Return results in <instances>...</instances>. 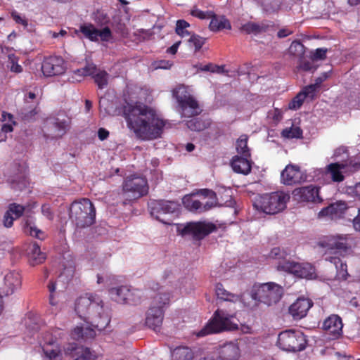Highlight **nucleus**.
<instances>
[{
	"mask_svg": "<svg viewBox=\"0 0 360 360\" xmlns=\"http://www.w3.org/2000/svg\"><path fill=\"white\" fill-rule=\"evenodd\" d=\"M48 288H49V290L50 292V297H49V300H50V304L51 305H56V302H54V298H53V293L56 290V283L54 282H50L49 285H48Z\"/></svg>",
	"mask_w": 360,
	"mask_h": 360,
	"instance_id": "60",
	"label": "nucleus"
},
{
	"mask_svg": "<svg viewBox=\"0 0 360 360\" xmlns=\"http://www.w3.org/2000/svg\"><path fill=\"white\" fill-rule=\"evenodd\" d=\"M215 292L217 298L224 301L236 302L241 300L240 295L228 292L226 289H224V286L221 283H217L216 285Z\"/></svg>",
	"mask_w": 360,
	"mask_h": 360,
	"instance_id": "38",
	"label": "nucleus"
},
{
	"mask_svg": "<svg viewBox=\"0 0 360 360\" xmlns=\"http://www.w3.org/2000/svg\"><path fill=\"white\" fill-rule=\"evenodd\" d=\"M269 25L266 22L256 23L248 22L240 27V30L246 34H259L265 32Z\"/></svg>",
	"mask_w": 360,
	"mask_h": 360,
	"instance_id": "36",
	"label": "nucleus"
},
{
	"mask_svg": "<svg viewBox=\"0 0 360 360\" xmlns=\"http://www.w3.org/2000/svg\"><path fill=\"white\" fill-rule=\"evenodd\" d=\"M191 14L193 16L198 18L200 19H205L207 18V13H205V12H203L198 8L193 9L191 11Z\"/></svg>",
	"mask_w": 360,
	"mask_h": 360,
	"instance_id": "62",
	"label": "nucleus"
},
{
	"mask_svg": "<svg viewBox=\"0 0 360 360\" xmlns=\"http://www.w3.org/2000/svg\"><path fill=\"white\" fill-rule=\"evenodd\" d=\"M214 229L215 226L210 222H190L182 230V234H191L194 238L200 240L212 232Z\"/></svg>",
	"mask_w": 360,
	"mask_h": 360,
	"instance_id": "21",
	"label": "nucleus"
},
{
	"mask_svg": "<svg viewBox=\"0 0 360 360\" xmlns=\"http://www.w3.org/2000/svg\"><path fill=\"white\" fill-rule=\"evenodd\" d=\"M240 357V349L237 343L229 342L221 346L218 352V356H207L203 360H238Z\"/></svg>",
	"mask_w": 360,
	"mask_h": 360,
	"instance_id": "23",
	"label": "nucleus"
},
{
	"mask_svg": "<svg viewBox=\"0 0 360 360\" xmlns=\"http://www.w3.org/2000/svg\"><path fill=\"white\" fill-rule=\"evenodd\" d=\"M97 71L96 66L94 64H88L84 68L77 70L75 72L80 76H92L95 75Z\"/></svg>",
	"mask_w": 360,
	"mask_h": 360,
	"instance_id": "48",
	"label": "nucleus"
},
{
	"mask_svg": "<svg viewBox=\"0 0 360 360\" xmlns=\"http://www.w3.org/2000/svg\"><path fill=\"white\" fill-rule=\"evenodd\" d=\"M1 120L4 123L0 124V142L6 139L7 134L13 131V126L16 124L13 120V116L11 113L3 112Z\"/></svg>",
	"mask_w": 360,
	"mask_h": 360,
	"instance_id": "29",
	"label": "nucleus"
},
{
	"mask_svg": "<svg viewBox=\"0 0 360 360\" xmlns=\"http://www.w3.org/2000/svg\"><path fill=\"white\" fill-rule=\"evenodd\" d=\"M24 322L26 327L25 333L30 337H34V335L38 332V324L32 322L30 318H26Z\"/></svg>",
	"mask_w": 360,
	"mask_h": 360,
	"instance_id": "47",
	"label": "nucleus"
},
{
	"mask_svg": "<svg viewBox=\"0 0 360 360\" xmlns=\"http://www.w3.org/2000/svg\"><path fill=\"white\" fill-rule=\"evenodd\" d=\"M352 224L355 231L360 232V207L358 209L357 215L353 219Z\"/></svg>",
	"mask_w": 360,
	"mask_h": 360,
	"instance_id": "61",
	"label": "nucleus"
},
{
	"mask_svg": "<svg viewBox=\"0 0 360 360\" xmlns=\"http://www.w3.org/2000/svg\"><path fill=\"white\" fill-rule=\"evenodd\" d=\"M289 200L288 193L277 191L258 196L254 202V206L264 213L275 214L285 210Z\"/></svg>",
	"mask_w": 360,
	"mask_h": 360,
	"instance_id": "5",
	"label": "nucleus"
},
{
	"mask_svg": "<svg viewBox=\"0 0 360 360\" xmlns=\"http://www.w3.org/2000/svg\"><path fill=\"white\" fill-rule=\"evenodd\" d=\"M342 321L341 318L335 314H332L326 319L322 328L330 335L332 339H337L342 334Z\"/></svg>",
	"mask_w": 360,
	"mask_h": 360,
	"instance_id": "25",
	"label": "nucleus"
},
{
	"mask_svg": "<svg viewBox=\"0 0 360 360\" xmlns=\"http://www.w3.org/2000/svg\"><path fill=\"white\" fill-rule=\"evenodd\" d=\"M210 29L212 31L217 32L224 29L231 28L230 22L224 16L214 15L210 22Z\"/></svg>",
	"mask_w": 360,
	"mask_h": 360,
	"instance_id": "39",
	"label": "nucleus"
},
{
	"mask_svg": "<svg viewBox=\"0 0 360 360\" xmlns=\"http://www.w3.org/2000/svg\"><path fill=\"white\" fill-rule=\"evenodd\" d=\"M278 270L294 274L297 277L311 279L315 276V269L309 263H297L293 261L282 262Z\"/></svg>",
	"mask_w": 360,
	"mask_h": 360,
	"instance_id": "14",
	"label": "nucleus"
},
{
	"mask_svg": "<svg viewBox=\"0 0 360 360\" xmlns=\"http://www.w3.org/2000/svg\"><path fill=\"white\" fill-rule=\"evenodd\" d=\"M150 214L165 224H172V220L166 219L167 214H172L179 210V205L174 201L158 200L150 203Z\"/></svg>",
	"mask_w": 360,
	"mask_h": 360,
	"instance_id": "13",
	"label": "nucleus"
},
{
	"mask_svg": "<svg viewBox=\"0 0 360 360\" xmlns=\"http://www.w3.org/2000/svg\"><path fill=\"white\" fill-rule=\"evenodd\" d=\"M27 251L30 263L33 266L39 264L46 259V254L41 251L37 243L30 244Z\"/></svg>",
	"mask_w": 360,
	"mask_h": 360,
	"instance_id": "31",
	"label": "nucleus"
},
{
	"mask_svg": "<svg viewBox=\"0 0 360 360\" xmlns=\"http://www.w3.org/2000/svg\"><path fill=\"white\" fill-rule=\"evenodd\" d=\"M111 298L118 303L136 304L141 299V292L136 289H130L127 286L113 288L110 290Z\"/></svg>",
	"mask_w": 360,
	"mask_h": 360,
	"instance_id": "15",
	"label": "nucleus"
},
{
	"mask_svg": "<svg viewBox=\"0 0 360 360\" xmlns=\"http://www.w3.org/2000/svg\"><path fill=\"white\" fill-rule=\"evenodd\" d=\"M233 318L232 315L228 314L223 310H217L212 319L197 333V336L203 337L224 330H232L238 328V324L232 321Z\"/></svg>",
	"mask_w": 360,
	"mask_h": 360,
	"instance_id": "6",
	"label": "nucleus"
},
{
	"mask_svg": "<svg viewBox=\"0 0 360 360\" xmlns=\"http://www.w3.org/2000/svg\"><path fill=\"white\" fill-rule=\"evenodd\" d=\"M282 294L283 288L273 282L255 285L251 291V297L253 300L267 305L278 302Z\"/></svg>",
	"mask_w": 360,
	"mask_h": 360,
	"instance_id": "9",
	"label": "nucleus"
},
{
	"mask_svg": "<svg viewBox=\"0 0 360 360\" xmlns=\"http://www.w3.org/2000/svg\"><path fill=\"white\" fill-rule=\"evenodd\" d=\"M15 219L8 212H6L4 216V225L6 228H10L13 226V221Z\"/></svg>",
	"mask_w": 360,
	"mask_h": 360,
	"instance_id": "57",
	"label": "nucleus"
},
{
	"mask_svg": "<svg viewBox=\"0 0 360 360\" xmlns=\"http://www.w3.org/2000/svg\"><path fill=\"white\" fill-rule=\"evenodd\" d=\"M190 26L189 23L184 20H179L176 21V32L181 37H188L189 32L186 30Z\"/></svg>",
	"mask_w": 360,
	"mask_h": 360,
	"instance_id": "46",
	"label": "nucleus"
},
{
	"mask_svg": "<svg viewBox=\"0 0 360 360\" xmlns=\"http://www.w3.org/2000/svg\"><path fill=\"white\" fill-rule=\"evenodd\" d=\"M150 97V91L147 88L138 86L127 87L123 115L127 127L142 140L159 138L165 125L155 110L142 102L149 101Z\"/></svg>",
	"mask_w": 360,
	"mask_h": 360,
	"instance_id": "1",
	"label": "nucleus"
},
{
	"mask_svg": "<svg viewBox=\"0 0 360 360\" xmlns=\"http://www.w3.org/2000/svg\"><path fill=\"white\" fill-rule=\"evenodd\" d=\"M334 157L338 158H340V162H349L350 160H348V152L347 149L345 146H340L338 148L334 153Z\"/></svg>",
	"mask_w": 360,
	"mask_h": 360,
	"instance_id": "51",
	"label": "nucleus"
},
{
	"mask_svg": "<svg viewBox=\"0 0 360 360\" xmlns=\"http://www.w3.org/2000/svg\"><path fill=\"white\" fill-rule=\"evenodd\" d=\"M306 336L300 330L289 329L282 331L278 337L277 345L283 350L296 352L306 348Z\"/></svg>",
	"mask_w": 360,
	"mask_h": 360,
	"instance_id": "7",
	"label": "nucleus"
},
{
	"mask_svg": "<svg viewBox=\"0 0 360 360\" xmlns=\"http://www.w3.org/2000/svg\"><path fill=\"white\" fill-rule=\"evenodd\" d=\"M320 245L328 250H334L335 256H337L340 252H346L348 250V235L335 234L326 236Z\"/></svg>",
	"mask_w": 360,
	"mask_h": 360,
	"instance_id": "20",
	"label": "nucleus"
},
{
	"mask_svg": "<svg viewBox=\"0 0 360 360\" xmlns=\"http://www.w3.org/2000/svg\"><path fill=\"white\" fill-rule=\"evenodd\" d=\"M184 207L191 212H203L202 202L195 199L193 194L186 195L182 199Z\"/></svg>",
	"mask_w": 360,
	"mask_h": 360,
	"instance_id": "37",
	"label": "nucleus"
},
{
	"mask_svg": "<svg viewBox=\"0 0 360 360\" xmlns=\"http://www.w3.org/2000/svg\"><path fill=\"white\" fill-rule=\"evenodd\" d=\"M93 78L98 89H102L107 86L108 83V74L105 71L97 70Z\"/></svg>",
	"mask_w": 360,
	"mask_h": 360,
	"instance_id": "43",
	"label": "nucleus"
},
{
	"mask_svg": "<svg viewBox=\"0 0 360 360\" xmlns=\"http://www.w3.org/2000/svg\"><path fill=\"white\" fill-rule=\"evenodd\" d=\"M198 193L202 197L203 212L208 211L217 205L216 193L209 189H202Z\"/></svg>",
	"mask_w": 360,
	"mask_h": 360,
	"instance_id": "32",
	"label": "nucleus"
},
{
	"mask_svg": "<svg viewBox=\"0 0 360 360\" xmlns=\"http://www.w3.org/2000/svg\"><path fill=\"white\" fill-rule=\"evenodd\" d=\"M24 232L31 236L35 237L40 240L45 238V233L39 229L34 224L30 219H27L23 226Z\"/></svg>",
	"mask_w": 360,
	"mask_h": 360,
	"instance_id": "40",
	"label": "nucleus"
},
{
	"mask_svg": "<svg viewBox=\"0 0 360 360\" xmlns=\"http://www.w3.org/2000/svg\"><path fill=\"white\" fill-rule=\"evenodd\" d=\"M248 136L245 134L241 135L236 141V150L238 153L245 158L250 156V150L248 147Z\"/></svg>",
	"mask_w": 360,
	"mask_h": 360,
	"instance_id": "42",
	"label": "nucleus"
},
{
	"mask_svg": "<svg viewBox=\"0 0 360 360\" xmlns=\"http://www.w3.org/2000/svg\"><path fill=\"white\" fill-rule=\"evenodd\" d=\"M327 53V49L321 48L317 49L313 54L314 60H323L326 58Z\"/></svg>",
	"mask_w": 360,
	"mask_h": 360,
	"instance_id": "56",
	"label": "nucleus"
},
{
	"mask_svg": "<svg viewBox=\"0 0 360 360\" xmlns=\"http://www.w3.org/2000/svg\"><path fill=\"white\" fill-rule=\"evenodd\" d=\"M75 311L85 321L101 331L110 323V319L102 300L97 295H86L76 302Z\"/></svg>",
	"mask_w": 360,
	"mask_h": 360,
	"instance_id": "2",
	"label": "nucleus"
},
{
	"mask_svg": "<svg viewBox=\"0 0 360 360\" xmlns=\"http://www.w3.org/2000/svg\"><path fill=\"white\" fill-rule=\"evenodd\" d=\"M196 67H198V69L200 71H209L211 72H217V73H221L224 71V67L212 65L211 63H209V64H207L205 65H197Z\"/></svg>",
	"mask_w": 360,
	"mask_h": 360,
	"instance_id": "52",
	"label": "nucleus"
},
{
	"mask_svg": "<svg viewBox=\"0 0 360 360\" xmlns=\"http://www.w3.org/2000/svg\"><path fill=\"white\" fill-rule=\"evenodd\" d=\"M188 127L193 131H202L208 126V123L202 122L198 119H193L187 122Z\"/></svg>",
	"mask_w": 360,
	"mask_h": 360,
	"instance_id": "45",
	"label": "nucleus"
},
{
	"mask_svg": "<svg viewBox=\"0 0 360 360\" xmlns=\"http://www.w3.org/2000/svg\"><path fill=\"white\" fill-rule=\"evenodd\" d=\"M326 260L334 264L337 274L336 277L340 280H345L349 276L347 264L341 261L338 256H326Z\"/></svg>",
	"mask_w": 360,
	"mask_h": 360,
	"instance_id": "34",
	"label": "nucleus"
},
{
	"mask_svg": "<svg viewBox=\"0 0 360 360\" xmlns=\"http://www.w3.org/2000/svg\"><path fill=\"white\" fill-rule=\"evenodd\" d=\"M26 210L27 207L17 203H11L9 205L7 212L16 219L20 218Z\"/></svg>",
	"mask_w": 360,
	"mask_h": 360,
	"instance_id": "44",
	"label": "nucleus"
},
{
	"mask_svg": "<svg viewBox=\"0 0 360 360\" xmlns=\"http://www.w3.org/2000/svg\"><path fill=\"white\" fill-rule=\"evenodd\" d=\"M188 41L194 46L195 51H198L204 45L205 39L198 35L193 34L190 37Z\"/></svg>",
	"mask_w": 360,
	"mask_h": 360,
	"instance_id": "53",
	"label": "nucleus"
},
{
	"mask_svg": "<svg viewBox=\"0 0 360 360\" xmlns=\"http://www.w3.org/2000/svg\"><path fill=\"white\" fill-rule=\"evenodd\" d=\"M95 336V329L89 326L85 328L83 326H76L70 333L71 338L75 340L91 339Z\"/></svg>",
	"mask_w": 360,
	"mask_h": 360,
	"instance_id": "33",
	"label": "nucleus"
},
{
	"mask_svg": "<svg viewBox=\"0 0 360 360\" xmlns=\"http://www.w3.org/2000/svg\"><path fill=\"white\" fill-rule=\"evenodd\" d=\"M289 51L295 56H300L304 53V46L297 41H294L290 46Z\"/></svg>",
	"mask_w": 360,
	"mask_h": 360,
	"instance_id": "54",
	"label": "nucleus"
},
{
	"mask_svg": "<svg viewBox=\"0 0 360 360\" xmlns=\"http://www.w3.org/2000/svg\"><path fill=\"white\" fill-rule=\"evenodd\" d=\"M109 136V131L104 129L100 128L98 130V137L101 141H104L108 139Z\"/></svg>",
	"mask_w": 360,
	"mask_h": 360,
	"instance_id": "64",
	"label": "nucleus"
},
{
	"mask_svg": "<svg viewBox=\"0 0 360 360\" xmlns=\"http://www.w3.org/2000/svg\"><path fill=\"white\" fill-rule=\"evenodd\" d=\"M12 17L14 19V20L19 24L22 25L24 27H27L28 23L25 18L21 17L18 13L13 12L12 13Z\"/></svg>",
	"mask_w": 360,
	"mask_h": 360,
	"instance_id": "59",
	"label": "nucleus"
},
{
	"mask_svg": "<svg viewBox=\"0 0 360 360\" xmlns=\"http://www.w3.org/2000/svg\"><path fill=\"white\" fill-rule=\"evenodd\" d=\"M289 255V252L284 249L280 248H273L270 253L269 257L274 259L278 260L277 269H278V265L282 262L290 261L287 257Z\"/></svg>",
	"mask_w": 360,
	"mask_h": 360,
	"instance_id": "41",
	"label": "nucleus"
},
{
	"mask_svg": "<svg viewBox=\"0 0 360 360\" xmlns=\"http://www.w3.org/2000/svg\"><path fill=\"white\" fill-rule=\"evenodd\" d=\"M282 134L288 139L300 138L302 136V131L299 127H292L283 131Z\"/></svg>",
	"mask_w": 360,
	"mask_h": 360,
	"instance_id": "50",
	"label": "nucleus"
},
{
	"mask_svg": "<svg viewBox=\"0 0 360 360\" xmlns=\"http://www.w3.org/2000/svg\"><path fill=\"white\" fill-rule=\"evenodd\" d=\"M148 191L147 180L141 176H131L123 184V195L126 200H132L146 195Z\"/></svg>",
	"mask_w": 360,
	"mask_h": 360,
	"instance_id": "11",
	"label": "nucleus"
},
{
	"mask_svg": "<svg viewBox=\"0 0 360 360\" xmlns=\"http://www.w3.org/2000/svg\"><path fill=\"white\" fill-rule=\"evenodd\" d=\"M63 335V332L59 328L41 334L39 344L49 360H64L65 355L72 354L77 349L76 344H70L67 347H62L59 340L62 339Z\"/></svg>",
	"mask_w": 360,
	"mask_h": 360,
	"instance_id": "3",
	"label": "nucleus"
},
{
	"mask_svg": "<svg viewBox=\"0 0 360 360\" xmlns=\"http://www.w3.org/2000/svg\"><path fill=\"white\" fill-rule=\"evenodd\" d=\"M312 302L307 298H298L289 307V313L295 319H300L307 315V311L311 307Z\"/></svg>",
	"mask_w": 360,
	"mask_h": 360,
	"instance_id": "26",
	"label": "nucleus"
},
{
	"mask_svg": "<svg viewBox=\"0 0 360 360\" xmlns=\"http://www.w3.org/2000/svg\"><path fill=\"white\" fill-rule=\"evenodd\" d=\"M315 96L316 85L307 86L289 103L288 108L290 110H297L302 106L306 98H309L312 100Z\"/></svg>",
	"mask_w": 360,
	"mask_h": 360,
	"instance_id": "28",
	"label": "nucleus"
},
{
	"mask_svg": "<svg viewBox=\"0 0 360 360\" xmlns=\"http://www.w3.org/2000/svg\"><path fill=\"white\" fill-rule=\"evenodd\" d=\"M80 32L84 36L91 41L110 42L112 41V34L108 27L97 29L92 24L80 26Z\"/></svg>",
	"mask_w": 360,
	"mask_h": 360,
	"instance_id": "17",
	"label": "nucleus"
},
{
	"mask_svg": "<svg viewBox=\"0 0 360 360\" xmlns=\"http://www.w3.org/2000/svg\"><path fill=\"white\" fill-rule=\"evenodd\" d=\"M305 178L300 167L292 165H287L281 174V182L285 185L300 184Z\"/></svg>",
	"mask_w": 360,
	"mask_h": 360,
	"instance_id": "24",
	"label": "nucleus"
},
{
	"mask_svg": "<svg viewBox=\"0 0 360 360\" xmlns=\"http://www.w3.org/2000/svg\"><path fill=\"white\" fill-rule=\"evenodd\" d=\"M109 101L105 98H101L99 100V107L101 110H103L105 112H108Z\"/></svg>",
	"mask_w": 360,
	"mask_h": 360,
	"instance_id": "63",
	"label": "nucleus"
},
{
	"mask_svg": "<svg viewBox=\"0 0 360 360\" xmlns=\"http://www.w3.org/2000/svg\"><path fill=\"white\" fill-rule=\"evenodd\" d=\"M65 70V62L60 56H51L45 58L42 62L41 71L46 77L60 75Z\"/></svg>",
	"mask_w": 360,
	"mask_h": 360,
	"instance_id": "18",
	"label": "nucleus"
},
{
	"mask_svg": "<svg viewBox=\"0 0 360 360\" xmlns=\"http://www.w3.org/2000/svg\"><path fill=\"white\" fill-rule=\"evenodd\" d=\"M172 65V63L169 60H160L155 65V69H169Z\"/></svg>",
	"mask_w": 360,
	"mask_h": 360,
	"instance_id": "58",
	"label": "nucleus"
},
{
	"mask_svg": "<svg viewBox=\"0 0 360 360\" xmlns=\"http://www.w3.org/2000/svg\"><path fill=\"white\" fill-rule=\"evenodd\" d=\"M181 108V114L184 117H191L200 113L198 101L188 91L187 87L180 85L172 91Z\"/></svg>",
	"mask_w": 360,
	"mask_h": 360,
	"instance_id": "10",
	"label": "nucleus"
},
{
	"mask_svg": "<svg viewBox=\"0 0 360 360\" xmlns=\"http://www.w3.org/2000/svg\"><path fill=\"white\" fill-rule=\"evenodd\" d=\"M280 4V0H265L264 2V6L266 11H276L278 10Z\"/></svg>",
	"mask_w": 360,
	"mask_h": 360,
	"instance_id": "55",
	"label": "nucleus"
},
{
	"mask_svg": "<svg viewBox=\"0 0 360 360\" xmlns=\"http://www.w3.org/2000/svg\"><path fill=\"white\" fill-rule=\"evenodd\" d=\"M293 194L297 199L303 202L319 201V188L313 185L296 188Z\"/></svg>",
	"mask_w": 360,
	"mask_h": 360,
	"instance_id": "27",
	"label": "nucleus"
},
{
	"mask_svg": "<svg viewBox=\"0 0 360 360\" xmlns=\"http://www.w3.org/2000/svg\"><path fill=\"white\" fill-rule=\"evenodd\" d=\"M18 58L14 54L8 55V63L11 71L15 73H20L22 71V68L18 63Z\"/></svg>",
	"mask_w": 360,
	"mask_h": 360,
	"instance_id": "49",
	"label": "nucleus"
},
{
	"mask_svg": "<svg viewBox=\"0 0 360 360\" xmlns=\"http://www.w3.org/2000/svg\"><path fill=\"white\" fill-rule=\"evenodd\" d=\"M21 276L16 271H8L4 278V283L0 288V300L4 303L3 298L13 295L21 287Z\"/></svg>",
	"mask_w": 360,
	"mask_h": 360,
	"instance_id": "16",
	"label": "nucleus"
},
{
	"mask_svg": "<svg viewBox=\"0 0 360 360\" xmlns=\"http://www.w3.org/2000/svg\"><path fill=\"white\" fill-rule=\"evenodd\" d=\"M349 210V206L345 201L338 200L323 208L318 213L320 219L338 220L343 218Z\"/></svg>",
	"mask_w": 360,
	"mask_h": 360,
	"instance_id": "19",
	"label": "nucleus"
},
{
	"mask_svg": "<svg viewBox=\"0 0 360 360\" xmlns=\"http://www.w3.org/2000/svg\"><path fill=\"white\" fill-rule=\"evenodd\" d=\"M356 163H354L352 160L349 162L330 163L327 165L326 172L330 175L331 179L334 182H342L345 179L344 174L347 173L349 168L356 167Z\"/></svg>",
	"mask_w": 360,
	"mask_h": 360,
	"instance_id": "22",
	"label": "nucleus"
},
{
	"mask_svg": "<svg viewBox=\"0 0 360 360\" xmlns=\"http://www.w3.org/2000/svg\"><path fill=\"white\" fill-rule=\"evenodd\" d=\"M193 358L194 353L193 350L186 346L177 347L172 352V360H193ZM200 360H203V359Z\"/></svg>",
	"mask_w": 360,
	"mask_h": 360,
	"instance_id": "35",
	"label": "nucleus"
},
{
	"mask_svg": "<svg viewBox=\"0 0 360 360\" xmlns=\"http://www.w3.org/2000/svg\"><path fill=\"white\" fill-rule=\"evenodd\" d=\"M168 294H158L153 301L146 315V325L155 331H159L164 319L163 307L169 303Z\"/></svg>",
	"mask_w": 360,
	"mask_h": 360,
	"instance_id": "8",
	"label": "nucleus"
},
{
	"mask_svg": "<svg viewBox=\"0 0 360 360\" xmlns=\"http://www.w3.org/2000/svg\"><path fill=\"white\" fill-rule=\"evenodd\" d=\"M231 165L233 170L238 174L247 175L251 171V163L245 157H233Z\"/></svg>",
	"mask_w": 360,
	"mask_h": 360,
	"instance_id": "30",
	"label": "nucleus"
},
{
	"mask_svg": "<svg viewBox=\"0 0 360 360\" xmlns=\"http://www.w3.org/2000/svg\"><path fill=\"white\" fill-rule=\"evenodd\" d=\"M70 124V118L65 115H58L56 117L46 121L44 129L48 133L47 136L51 139L62 137L67 131Z\"/></svg>",
	"mask_w": 360,
	"mask_h": 360,
	"instance_id": "12",
	"label": "nucleus"
},
{
	"mask_svg": "<svg viewBox=\"0 0 360 360\" xmlns=\"http://www.w3.org/2000/svg\"><path fill=\"white\" fill-rule=\"evenodd\" d=\"M70 219L78 228H84L93 224L96 218V210L93 203L87 198L74 201L69 210Z\"/></svg>",
	"mask_w": 360,
	"mask_h": 360,
	"instance_id": "4",
	"label": "nucleus"
}]
</instances>
